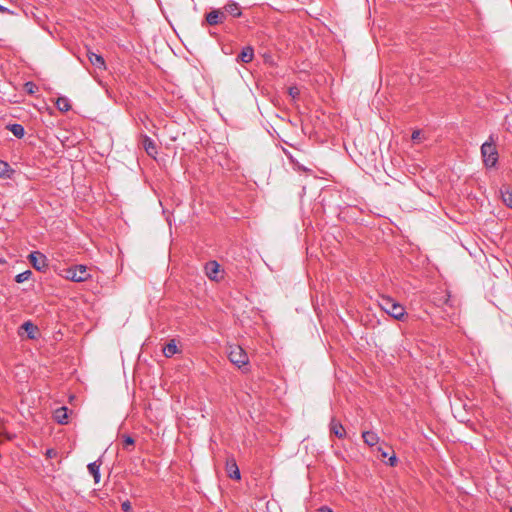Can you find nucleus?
Segmentation results:
<instances>
[{
	"instance_id": "obj_1",
	"label": "nucleus",
	"mask_w": 512,
	"mask_h": 512,
	"mask_svg": "<svg viewBox=\"0 0 512 512\" xmlns=\"http://www.w3.org/2000/svg\"><path fill=\"white\" fill-rule=\"evenodd\" d=\"M379 306L396 320H403L406 315L405 308L389 296H381Z\"/></svg>"
},
{
	"instance_id": "obj_2",
	"label": "nucleus",
	"mask_w": 512,
	"mask_h": 512,
	"mask_svg": "<svg viewBox=\"0 0 512 512\" xmlns=\"http://www.w3.org/2000/svg\"><path fill=\"white\" fill-rule=\"evenodd\" d=\"M228 358L238 368L246 367L249 362L246 352L238 345L229 347Z\"/></svg>"
},
{
	"instance_id": "obj_3",
	"label": "nucleus",
	"mask_w": 512,
	"mask_h": 512,
	"mask_svg": "<svg viewBox=\"0 0 512 512\" xmlns=\"http://www.w3.org/2000/svg\"><path fill=\"white\" fill-rule=\"evenodd\" d=\"M65 277L74 282H84L90 277V275L87 271L86 266L76 265L66 270Z\"/></svg>"
},
{
	"instance_id": "obj_4",
	"label": "nucleus",
	"mask_w": 512,
	"mask_h": 512,
	"mask_svg": "<svg viewBox=\"0 0 512 512\" xmlns=\"http://www.w3.org/2000/svg\"><path fill=\"white\" fill-rule=\"evenodd\" d=\"M481 154L483 160H498V153L492 138L490 137V141H486L481 146Z\"/></svg>"
},
{
	"instance_id": "obj_5",
	"label": "nucleus",
	"mask_w": 512,
	"mask_h": 512,
	"mask_svg": "<svg viewBox=\"0 0 512 512\" xmlns=\"http://www.w3.org/2000/svg\"><path fill=\"white\" fill-rule=\"evenodd\" d=\"M29 260L32 266L38 271H42L48 266L46 256L39 251L32 252L29 255Z\"/></svg>"
},
{
	"instance_id": "obj_6",
	"label": "nucleus",
	"mask_w": 512,
	"mask_h": 512,
	"mask_svg": "<svg viewBox=\"0 0 512 512\" xmlns=\"http://www.w3.org/2000/svg\"><path fill=\"white\" fill-rule=\"evenodd\" d=\"M141 145L143 149L146 151L147 155L153 158V160H157V145L156 143L148 136L144 135L141 138Z\"/></svg>"
},
{
	"instance_id": "obj_7",
	"label": "nucleus",
	"mask_w": 512,
	"mask_h": 512,
	"mask_svg": "<svg viewBox=\"0 0 512 512\" xmlns=\"http://www.w3.org/2000/svg\"><path fill=\"white\" fill-rule=\"evenodd\" d=\"M225 18V12L219 9L212 10L206 14V22L211 26L223 23Z\"/></svg>"
},
{
	"instance_id": "obj_8",
	"label": "nucleus",
	"mask_w": 512,
	"mask_h": 512,
	"mask_svg": "<svg viewBox=\"0 0 512 512\" xmlns=\"http://www.w3.org/2000/svg\"><path fill=\"white\" fill-rule=\"evenodd\" d=\"M87 57H88L89 62L97 69H100V70L106 69L105 60L101 55L88 50Z\"/></svg>"
},
{
	"instance_id": "obj_9",
	"label": "nucleus",
	"mask_w": 512,
	"mask_h": 512,
	"mask_svg": "<svg viewBox=\"0 0 512 512\" xmlns=\"http://www.w3.org/2000/svg\"><path fill=\"white\" fill-rule=\"evenodd\" d=\"M330 432L334 434L336 437L342 439L346 436V432L342 424L337 421L335 418L331 419L330 425H329Z\"/></svg>"
},
{
	"instance_id": "obj_10",
	"label": "nucleus",
	"mask_w": 512,
	"mask_h": 512,
	"mask_svg": "<svg viewBox=\"0 0 512 512\" xmlns=\"http://www.w3.org/2000/svg\"><path fill=\"white\" fill-rule=\"evenodd\" d=\"M54 420L59 424H66L68 421V408L65 406L59 407L54 411Z\"/></svg>"
},
{
	"instance_id": "obj_11",
	"label": "nucleus",
	"mask_w": 512,
	"mask_h": 512,
	"mask_svg": "<svg viewBox=\"0 0 512 512\" xmlns=\"http://www.w3.org/2000/svg\"><path fill=\"white\" fill-rule=\"evenodd\" d=\"M254 57V50L252 47L247 46L244 47L241 53L237 57V61L242 63H250Z\"/></svg>"
},
{
	"instance_id": "obj_12",
	"label": "nucleus",
	"mask_w": 512,
	"mask_h": 512,
	"mask_svg": "<svg viewBox=\"0 0 512 512\" xmlns=\"http://www.w3.org/2000/svg\"><path fill=\"white\" fill-rule=\"evenodd\" d=\"M21 329H23L29 339H36L38 335V327L34 325L31 321H26L22 324Z\"/></svg>"
},
{
	"instance_id": "obj_13",
	"label": "nucleus",
	"mask_w": 512,
	"mask_h": 512,
	"mask_svg": "<svg viewBox=\"0 0 512 512\" xmlns=\"http://www.w3.org/2000/svg\"><path fill=\"white\" fill-rule=\"evenodd\" d=\"M102 462L101 460L94 461L88 464L87 468L89 473L93 476L95 483H99L100 481V466Z\"/></svg>"
},
{
	"instance_id": "obj_14",
	"label": "nucleus",
	"mask_w": 512,
	"mask_h": 512,
	"mask_svg": "<svg viewBox=\"0 0 512 512\" xmlns=\"http://www.w3.org/2000/svg\"><path fill=\"white\" fill-rule=\"evenodd\" d=\"M219 264L216 261H210L205 265V272L206 275L212 279L215 280L217 278V274L219 272Z\"/></svg>"
},
{
	"instance_id": "obj_15",
	"label": "nucleus",
	"mask_w": 512,
	"mask_h": 512,
	"mask_svg": "<svg viewBox=\"0 0 512 512\" xmlns=\"http://www.w3.org/2000/svg\"><path fill=\"white\" fill-rule=\"evenodd\" d=\"M223 12H225V15L229 14V15H231L233 17H240L241 14H242L239 5L236 2L227 3L224 6V11Z\"/></svg>"
},
{
	"instance_id": "obj_16",
	"label": "nucleus",
	"mask_w": 512,
	"mask_h": 512,
	"mask_svg": "<svg viewBox=\"0 0 512 512\" xmlns=\"http://www.w3.org/2000/svg\"><path fill=\"white\" fill-rule=\"evenodd\" d=\"M362 438L364 440V443L368 446H374L379 442L378 435L373 431H364L362 433Z\"/></svg>"
},
{
	"instance_id": "obj_17",
	"label": "nucleus",
	"mask_w": 512,
	"mask_h": 512,
	"mask_svg": "<svg viewBox=\"0 0 512 512\" xmlns=\"http://www.w3.org/2000/svg\"><path fill=\"white\" fill-rule=\"evenodd\" d=\"M6 129L10 131L15 137L21 139L25 134V129L21 124L14 123L8 124Z\"/></svg>"
},
{
	"instance_id": "obj_18",
	"label": "nucleus",
	"mask_w": 512,
	"mask_h": 512,
	"mask_svg": "<svg viewBox=\"0 0 512 512\" xmlns=\"http://www.w3.org/2000/svg\"><path fill=\"white\" fill-rule=\"evenodd\" d=\"M15 170L9 165V162H0V177L11 178Z\"/></svg>"
},
{
	"instance_id": "obj_19",
	"label": "nucleus",
	"mask_w": 512,
	"mask_h": 512,
	"mask_svg": "<svg viewBox=\"0 0 512 512\" xmlns=\"http://www.w3.org/2000/svg\"><path fill=\"white\" fill-rule=\"evenodd\" d=\"M178 352L177 345L174 340H171L163 347V354L165 357L170 358Z\"/></svg>"
},
{
	"instance_id": "obj_20",
	"label": "nucleus",
	"mask_w": 512,
	"mask_h": 512,
	"mask_svg": "<svg viewBox=\"0 0 512 512\" xmlns=\"http://www.w3.org/2000/svg\"><path fill=\"white\" fill-rule=\"evenodd\" d=\"M227 473H228L229 477L232 479L239 480L241 477L239 468L234 461L227 463Z\"/></svg>"
},
{
	"instance_id": "obj_21",
	"label": "nucleus",
	"mask_w": 512,
	"mask_h": 512,
	"mask_svg": "<svg viewBox=\"0 0 512 512\" xmlns=\"http://www.w3.org/2000/svg\"><path fill=\"white\" fill-rule=\"evenodd\" d=\"M55 104H56L57 109L61 112H67L71 108L70 101L67 97H59L56 100Z\"/></svg>"
},
{
	"instance_id": "obj_22",
	"label": "nucleus",
	"mask_w": 512,
	"mask_h": 512,
	"mask_svg": "<svg viewBox=\"0 0 512 512\" xmlns=\"http://www.w3.org/2000/svg\"><path fill=\"white\" fill-rule=\"evenodd\" d=\"M501 195H502V199H503L504 203L508 207L512 208V190H510L508 188L505 190L501 189Z\"/></svg>"
},
{
	"instance_id": "obj_23",
	"label": "nucleus",
	"mask_w": 512,
	"mask_h": 512,
	"mask_svg": "<svg viewBox=\"0 0 512 512\" xmlns=\"http://www.w3.org/2000/svg\"><path fill=\"white\" fill-rule=\"evenodd\" d=\"M31 275H32V272L30 270H27L22 273H19L16 276L15 280L17 283H23V282L27 281Z\"/></svg>"
},
{
	"instance_id": "obj_24",
	"label": "nucleus",
	"mask_w": 512,
	"mask_h": 512,
	"mask_svg": "<svg viewBox=\"0 0 512 512\" xmlns=\"http://www.w3.org/2000/svg\"><path fill=\"white\" fill-rule=\"evenodd\" d=\"M424 138V132L422 130H415L411 135V139L414 143H420Z\"/></svg>"
},
{
	"instance_id": "obj_25",
	"label": "nucleus",
	"mask_w": 512,
	"mask_h": 512,
	"mask_svg": "<svg viewBox=\"0 0 512 512\" xmlns=\"http://www.w3.org/2000/svg\"><path fill=\"white\" fill-rule=\"evenodd\" d=\"M134 443H135V441L131 436H129V435L123 436V447L125 449H128L129 446L134 445Z\"/></svg>"
},
{
	"instance_id": "obj_26",
	"label": "nucleus",
	"mask_w": 512,
	"mask_h": 512,
	"mask_svg": "<svg viewBox=\"0 0 512 512\" xmlns=\"http://www.w3.org/2000/svg\"><path fill=\"white\" fill-rule=\"evenodd\" d=\"M292 164V168L294 171L300 172V171H308L309 169L302 166L300 162H290Z\"/></svg>"
},
{
	"instance_id": "obj_27",
	"label": "nucleus",
	"mask_w": 512,
	"mask_h": 512,
	"mask_svg": "<svg viewBox=\"0 0 512 512\" xmlns=\"http://www.w3.org/2000/svg\"><path fill=\"white\" fill-rule=\"evenodd\" d=\"M289 95L295 99L299 96V90L297 87H290L289 88Z\"/></svg>"
},
{
	"instance_id": "obj_28",
	"label": "nucleus",
	"mask_w": 512,
	"mask_h": 512,
	"mask_svg": "<svg viewBox=\"0 0 512 512\" xmlns=\"http://www.w3.org/2000/svg\"><path fill=\"white\" fill-rule=\"evenodd\" d=\"M398 462V459L396 457L395 454L391 455L390 457H388V465L391 466V467H394Z\"/></svg>"
},
{
	"instance_id": "obj_29",
	"label": "nucleus",
	"mask_w": 512,
	"mask_h": 512,
	"mask_svg": "<svg viewBox=\"0 0 512 512\" xmlns=\"http://www.w3.org/2000/svg\"><path fill=\"white\" fill-rule=\"evenodd\" d=\"M121 508L124 512H130L132 510V505L129 501H125L121 504Z\"/></svg>"
},
{
	"instance_id": "obj_30",
	"label": "nucleus",
	"mask_w": 512,
	"mask_h": 512,
	"mask_svg": "<svg viewBox=\"0 0 512 512\" xmlns=\"http://www.w3.org/2000/svg\"><path fill=\"white\" fill-rule=\"evenodd\" d=\"M0 12L1 13H4V14H13V12L11 10H9L8 8L0 5Z\"/></svg>"
},
{
	"instance_id": "obj_31",
	"label": "nucleus",
	"mask_w": 512,
	"mask_h": 512,
	"mask_svg": "<svg viewBox=\"0 0 512 512\" xmlns=\"http://www.w3.org/2000/svg\"><path fill=\"white\" fill-rule=\"evenodd\" d=\"M25 87L27 88V91H28L29 93H33V87H34V84H33L32 82H27V83L25 84Z\"/></svg>"
},
{
	"instance_id": "obj_32",
	"label": "nucleus",
	"mask_w": 512,
	"mask_h": 512,
	"mask_svg": "<svg viewBox=\"0 0 512 512\" xmlns=\"http://www.w3.org/2000/svg\"><path fill=\"white\" fill-rule=\"evenodd\" d=\"M484 163H485V165H486V167H487L488 169L496 168V164H497V162H495V161H492V162H484Z\"/></svg>"
},
{
	"instance_id": "obj_33",
	"label": "nucleus",
	"mask_w": 512,
	"mask_h": 512,
	"mask_svg": "<svg viewBox=\"0 0 512 512\" xmlns=\"http://www.w3.org/2000/svg\"><path fill=\"white\" fill-rule=\"evenodd\" d=\"M378 451L381 453V458L382 459H385L388 457V452H386L384 449H382L381 447L378 448Z\"/></svg>"
},
{
	"instance_id": "obj_34",
	"label": "nucleus",
	"mask_w": 512,
	"mask_h": 512,
	"mask_svg": "<svg viewBox=\"0 0 512 512\" xmlns=\"http://www.w3.org/2000/svg\"><path fill=\"white\" fill-rule=\"evenodd\" d=\"M315 512H333L330 508L323 506L319 509H317Z\"/></svg>"
},
{
	"instance_id": "obj_35",
	"label": "nucleus",
	"mask_w": 512,
	"mask_h": 512,
	"mask_svg": "<svg viewBox=\"0 0 512 512\" xmlns=\"http://www.w3.org/2000/svg\"><path fill=\"white\" fill-rule=\"evenodd\" d=\"M379 163H380V165L382 166L383 170H384L385 172H387L386 168L384 167V162H379Z\"/></svg>"
}]
</instances>
